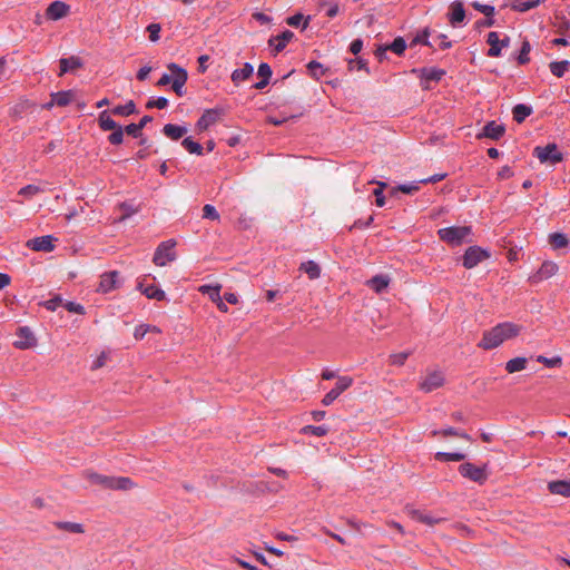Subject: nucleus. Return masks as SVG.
<instances>
[{"mask_svg":"<svg viewBox=\"0 0 570 570\" xmlns=\"http://www.w3.org/2000/svg\"><path fill=\"white\" fill-rule=\"evenodd\" d=\"M294 38V33L291 30H285L281 35L269 39L268 43L273 47L274 51L281 52L285 49L287 43Z\"/></svg>","mask_w":570,"mask_h":570,"instance_id":"nucleus-16","label":"nucleus"},{"mask_svg":"<svg viewBox=\"0 0 570 570\" xmlns=\"http://www.w3.org/2000/svg\"><path fill=\"white\" fill-rule=\"evenodd\" d=\"M438 234L442 240L458 246L468 240L472 230L470 226H451L439 229Z\"/></svg>","mask_w":570,"mask_h":570,"instance_id":"nucleus-3","label":"nucleus"},{"mask_svg":"<svg viewBox=\"0 0 570 570\" xmlns=\"http://www.w3.org/2000/svg\"><path fill=\"white\" fill-rule=\"evenodd\" d=\"M411 355V352L407 351V352H400V353H394L390 356V360H391V363L393 365H397V366H401L405 363V361L407 360V357Z\"/></svg>","mask_w":570,"mask_h":570,"instance_id":"nucleus-55","label":"nucleus"},{"mask_svg":"<svg viewBox=\"0 0 570 570\" xmlns=\"http://www.w3.org/2000/svg\"><path fill=\"white\" fill-rule=\"evenodd\" d=\"M465 19V10L461 1H454L451 4V11L449 13V20L452 26L461 24Z\"/></svg>","mask_w":570,"mask_h":570,"instance_id":"nucleus-17","label":"nucleus"},{"mask_svg":"<svg viewBox=\"0 0 570 570\" xmlns=\"http://www.w3.org/2000/svg\"><path fill=\"white\" fill-rule=\"evenodd\" d=\"M65 307L70 313L85 314V307L81 304L75 302H67Z\"/></svg>","mask_w":570,"mask_h":570,"instance_id":"nucleus-62","label":"nucleus"},{"mask_svg":"<svg viewBox=\"0 0 570 570\" xmlns=\"http://www.w3.org/2000/svg\"><path fill=\"white\" fill-rule=\"evenodd\" d=\"M352 384L353 379L351 376H338L335 386L324 395L322 404L324 406L331 405L343 392L350 389Z\"/></svg>","mask_w":570,"mask_h":570,"instance_id":"nucleus-5","label":"nucleus"},{"mask_svg":"<svg viewBox=\"0 0 570 570\" xmlns=\"http://www.w3.org/2000/svg\"><path fill=\"white\" fill-rule=\"evenodd\" d=\"M70 10V7L65 3L63 1H53L51 2L47 10H46V16L48 19L50 20H59L63 17L67 16V13L69 12Z\"/></svg>","mask_w":570,"mask_h":570,"instance_id":"nucleus-15","label":"nucleus"},{"mask_svg":"<svg viewBox=\"0 0 570 570\" xmlns=\"http://www.w3.org/2000/svg\"><path fill=\"white\" fill-rule=\"evenodd\" d=\"M422 183L420 181H412V183H405L401 184L396 187L397 190L404 193V194H414L420 189V185Z\"/></svg>","mask_w":570,"mask_h":570,"instance_id":"nucleus-51","label":"nucleus"},{"mask_svg":"<svg viewBox=\"0 0 570 570\" xmlns=\"http://www.w3.org/2000/svg\"><path fill=\"white\" fill-rule=\"evenodd\" d=\"M489 254L487 250L479 246L469 247L463 255V266L465 268H473L483 259L488 258Z\"/></svg>","mask_w":570,"mask_h":570,"instance_id":"nucleus-8","label":"nucleus"},{"mask_svg":"<svg viewBox=\"0 0 570 570\" xmlns=\"http://www.w3.org/2000/svg\"><path fill=\"white\" fill-rule=\"evenodd\" d=\"M459 471L462 476H464L471 481L478 482V483H483L488 479L485 465L476 466V465L468 462V463L461 464L459 468Z\"/></svg>","mask_w":570,"mask_h":570,"instance_id":"nucleus-7","label":"nucleus"},{"mask_svg":"<svg viewBox=\"0 0 570 570\" xmlns=\"http://www.w3.org/2000/svg\"><path fill=\"white\" fill-rule=\"evenodd\" d=\"M442 436H459L468 441L471 440L470 435L461 430L454 428H445L442 430Z\"/></svg>","mask_w":570,"mask_h":570,"instance_id":"nucleus-54","label":"nucleus"},{"mask_svg":"<svg viewBox=\"0 0 570 570\" xmlns=\"http://www.w3.org/2000/svg\"><path fill=\"white\" fill-rule=\"evenodd\" d=\"M72 99V92L71 91H59L52 95V104L63 107L70 104Z\"/></svg>","mask_w":570,"mask_h":570,"instance_id":"nucleus-40","label":"nucleus"},{"mask_svg":"<svg viewBox=\"0 0 570 570\" xmlns=\"http://www.w3.org/2000/svg\"><path fill=\"white\" fill-rule=\"evenodd\" d=\"M254 72V67L249 62H245L242 68L236 69L232 73V81L239 85L242 81L248 79Z\"/></svg>","mask_w":570,"mask_h":570,"instance_id":"nucleus-19","label":"nucleus"},{"mask_svg":"<svg viewBox=\"0 0 570 570\" xmlns=\"http://www.w3.org/2000/svg\"><path fill=\"white\" fill-rule=\"evenodd\" d=\"M472 7L483 13L487 17H492L494 14V7L490 4H483L478 1L472 3Z\"/></svg>","mask_w":570,"mask_h":570,"instance_id":"nucleus-58","label":"nucleus"},{"mask_svg":"<svg viewBox=\"0 0 570 570\" xmlns=\"http://www.w3.org/2000/svg\"><path fill=\"white\" fill-rule=\"evenodd\" d=\"M60 63V72L59 75L67 73L82 66V61L79 57L71 56L69 58H61L59 60Z\"/></svg>","mask_w":570,"mask_h":570,"instance_id":"nucleus-23","label":"nucleus"},{"mask_svg":"<svg viewBox=\"0 0 570 570\" xmlns=\"http://www.w3.org/2000/svg\"><path fill=\"white\" fill-rule=\"evenodd\" d=\"M168 106V99L165 97H153L150 98L147 104L146 108H158V109H165Z\"/></svg>","mask_w":570,"mask_h":570,"instance_id":"nucleus-48","label":"nucleus"},{"mask_svg":"<svg viewBox=\"0 0 570 570\" xmlns=\"http://www.w3.org/2000/svg\"><path fill=\"white\" fill-rule=\"evenodd\" d=\"M391 278L387 275H375L366 282V285L375 293H382L390 284Z\"/></svg>","mask_w":570,"mask_h":570,"instance_id":"nucleus-18","label":"nucleus"},{"mask_svg":"<svg viewBox=\"0 0 570 570\" xmlns=\"http://www.w3.org/2000/svg\"><path fill=\"white\" fill-rule=\"evenodd\" d=\"M328 432V428L325 425H306L302 429V433L304 434H313L315 436H324Z\"/></svg>","mask_w":570,"mask_h":570,"instance_id":"nucleus-46","label":"nucleus"},{"mask_svg":"<svg viewBox=\"0 0 570 570\" xmlns=\"http://www.w3.org/2000/svg\"><path fill=\"white\" fill-rule=\"evenodd\" d=\"M534 155L543 164H557L562 160V154L559 151L558 146L556 144H549L543 147H535Z\"/></svg>","mask_w":570,"mask_h":570,"instance_id":"nucleus-6","label":"nucleus"},{"mask_svg":"<svg viewBox=\"0 0 570 570\" xmlns=\"http://www.w3.org/2000/svg\"><path fill=\"white\" fill-rule=\"evenodd\" d=\"M170 75L164 73L157 81L158 86H167L171 83L173 90L181 97L184 95V86L188 79L187 71L178 65L171 62L167 66Z\"/></svg>","mask_w":570,"mask_h":570,"instance_id":"nucleus-2","label":"nucleus"},{"mask_svg":"<svg viewBox=\"0 0 570 570\" xmlns=\"http://www.w3.org/2000/svg\"><path fill=\"white\" fill-rule=\"evenodd\" d=\"M307 68H308L309 72L312 73V76H314L316 78H320V77L324 76V73H325L324 67L317 61L308 62Z\"/></svg>","mask_w":570,"mask_h":570,"instance_id":"nucleus-56","label":"nucleus"},{"mask_svg":"<svg viewBox=\"0 0 570 570\" xmlns=\"http://www.w3.org/2000/svg\"><path fill=\"white\" fill-rule=\"evenodd\" d=\"M542 0H511V9L519 12H525L538 7Z\"/></svg>","mask_w":570,"mask_h":570,"instance_id":"nucleus-28","label":"nucleus"},{"mask_svg":"<svg viewBox=\"0 0 570 570\" xmlns=\"http://www.w3.org/2000/svg\"><path fill=\"white\" fill-rule=\"evenodd\" d=\"M18 340L14 342V346L20 350H26L36 345L37 340L29 327H20L18 330Z\"/></svg>","mask_w":570,"mask_h":570,"instance_id":"nucleus-14","label":"nucleus"},{"mask_svg":"<svg viewBox=\"0 0 570 570\" xmlns=\"http://www.w3.org/2000/svg\"><path fill=\"white\" fill-rule=\"evenodd\" d=\"M257 75L262 78V80L256 82L254 85V88L264 89L269 83V79L272 77V68L269 67L268 63L262 62L258 66Z\"/></svg>","mask_w":570,"mask_h":570,"instance_id":"nucleus-21","label":"nucleus"},{"mask_svg":"<svg viewBox=\"0 0 570 570\" xmlns=\"http://www.w3.org/2000/svg\"><path fill=\"white\" fill-rule=\"evenodd\" d=\"M55 527L59 530L67 531L70 533H83L85 531L83 525L77 522L58 521L55 522Z\"/></svg>","mask_w":570,"mask_h":570,"instance_id":"nucleus-34","label":"nucleus"},{"mask_svg":"<svg viewBox=\"0 0 570 570\" xmlns=\"http://www.w3.org/2000/svg\"><path fill=\"white\" fill-rule=\"evenodd\" d=\"M420 77L428 81H439L445 75V71L439 68H422L419 70Z\"/></svg>","mask_w":570,"mask_h":570,"instance_id":"nucleus-27","label":"nucleus"},{"mask_svg":"<svg viewBox=\"0 0 570 570\" xmlns=\"http://www.w3.org/2000/svg\"><path fill=\"white\" fill-rule=\"evenodd\" d=\"M132 487V481L125 476H111V490H128Z\"/></svg>","mask_w":570,"mask_h":570,"instance_id":"nucleus-36","label":"nucleus"},{"mask_svg":"<svg viewBox=\"0 0 570 570\" xmlns=\"http://www.w3.org/2000/svg\"><path fill=\"white\" fill-rule=\"evenodd\" d=\"M377 184V188L374 189L373 194L375 196V203L379 207H383L385 205V197L383 194L386 184L383 181H375Z\"/></svg>","mask_w":570,"mask_h":570,"instance_id":"nucleus-47","label":"nucleus"},{"mask_svg":"<svg viewBox=\"0 0 570 570\" xmlns=\"http://www.w3.org/2000/svg\"><path fill=\"white\" fill-rule=\"evenodd\" d=\"M550 244L554 248H562L568 245V238L566 234L562 233H552L549 236Z\"/></svg>","mask_w":570,"mask_h":570,"instance_id":"nucleus-45","label":"nucleus"},{"mask_svg":"<svg viewBox=\"0 0 570 570\" xmlns=\"http://www.w3.org/2000/svg\"><path fill=\"white\" fill-rule=\"evenodd\" d=\"M181 145L189 153L194 155H202L203 154V147L199 142L194 141L191 138L187 137L183 140Z\"/></svg>","mask_w":570,"mask_h":570,"instance_id":"nucleus-43","label":"nucleus"},{"mask_svg":"<svg viewBox=\"0 0 570 570\" xmlns=\"http://www.w3.org/2000/svg\"><path fill=\"white\" fill-rule=\"evenodd\" d=\"M62 303V299L61 297L59 296H56L51 299H48L43 303V306L48 309V311H51V312H55Z\"/></svg>","mask_w":570,"mask_h":570,"instance_id":"nucleus-61","label":"nucleus"},{"mask_svg":"<svg viewBox=\"0 0 570 570\" xmlns=\"http://www.w3.org/2000/svg\"><path fill=\"white\" fill-rule=\"evenodd\" d=\"M139 287L141 292L150 299L163 301L166 297L165 292L155 285H147L145 287L140 285Z\"/></svg>","mask_w":570,"mask_h":570,"instance_id":"nucleus-32","label":"nucleus"},{"mask_svg":"<svg viewBox=\"0 0 570 570\" xmlns=\"http://www.w3.org/2000/svg\"><path fill=\"white\" fill-rule=\"evenodd\" d=\"M435 459L439 461L459 462L465 459V454L462 452H436Z\"/></svg>","mask_w":570,"mask_h":570,"instance_id":"nucleus-38","label":"nucleus"},{"mask_svg":"<svg viewBox=\"0 0 570 570\" xmlns=\"http://www.w3.org/2000/svg\"><path fill=\"white\" fill-rule=\"evenodd\" d=\"M108 140L112 145H120L124 141V128L119 126L114 129L112 132L108 136Z\"/></svg>","mask_w":570,"mask_h":570,"instance_id":"nucleus-52","label":"nucleus"},{"mask_svg":"<svg viewBox=\"0 0 570 570\" xmlns=\"http://www.w3.org/2000/svg\"><path fill=\"white\" fill-rule=\"evenodd\" d=\"M406 512L412 519L425 523L428 525H433L440 521V519H436L429 513L412 508H406Z\"/></svg>","mask_w":570,"mask_h":570,"instance_id":"nucleus-22","label":"nucleus"},{"mask_svg":"<svg viewBox=\"0 0 570 570\" xmlns=\"http://www.w3.org/2000/svg\"><path fill=\"white\" fill-rule=\"evenodd\" d=\"M537 361L539 363H542L544 364L547 367H557V366H560L561 363H562V360L560 356H554V357H546V356H542V355H539L537 357Z\"/></svg>","mask_w":570,"mask_h":570,"instance_id":"nucleus-50","label":"nucleus"},{"mask_svg":"<svg viewBox=\"0 0 570 570\" xmlns=\"http://www.w3.org/2000/svg\"><path fill=\"white\" fill-rule=\"evenodd\" d=\"M109 360V354L107 352H101L97 357L96 360H94L92 364H91V370H98L102 366H105L107 364Z\"/></svg>","mask_w":570,"mask_h":570,"instance_id":"nucleus-59","label":"nucleus"},{"mask_svg":"<svg viewBox=\"0 0 570 570\" xmlns=\"http://www.w3.org/2000/svg\"><path fill=\"white\" fill-rule=\"evenodd\" d=\"M43 189L40 188L39 186L37 185H27L22 188L19 189L18 194L20 196H22L23 198L26 199H31L33 198L36 195L42 193Z\"/></svg>","mask_w":570,"mask_h":570,"instance_id":"nucleus-42","label":"nucleus"},{"mask_svg":"<svg viewBox=\"0 0 570 570\" xmlns=\"http://www.w3.org/2000/svg\"><path fill=\"white\" fill-rule=\"evenodd\" d=\"M86 478L95 484H99L105 489H110L111 485V476L102 475L96 472H87Z\"/></svg>","mask_w":570,"mask_h":570,"instance_id":"nucleus-33","label":"nucleus"},{"mask_svg":"<svg viewBox=\"0 0 570 570\" xmlns=\"http://www.w3.org/2000/svg\"><path fill=\"white\" fill-rule=\"evenodd\" d=\"M161 27L159 23H150L147 27V31L149 32V39L153 42H156L159 40V33H160Z\"/></svg>","mask_w":570,"mask_h":570,"instance_id":"nucleus-60","label":"nucleus"},{"mask_svg":"<svg viewBox=\"0 0 570 570\" xmlns=\"http://www.w3.org/2000/svg\"><path fill=\"white\" fill-rule=\"evenodd\" d=\"M163 132L166 137L178 140L187 132V128L185 126L167 124L164 126Z\"/></svg>","mask_w":570,"mask_h":570,"instance_id":"nucleus-26","label":"nucleus"},{"mask_svg":"<svg viewBox=\"0 0 570 570\" xmlns=\"http://www.w3.org/2000/svg\"><path fill=\"white\" fill-rule=\"evenodd\" d=\"M389 50L393 51L397 56H402L406 49V42L404 38L396 37L391 45L386 46Z\"/></svg>","mask_w":570,"mask_h":570,"instance_id":"nucleus-44","label":"nucleus"},{"mask_svg":"<svg viewBox=\"0 0 570 570\" xmlns=\"http://www.w3.org/2000/svg\"><path fill=\"white\" fill-rule=\"evenodd\" d=\"M504 134V127L495 121H489L482 131V136L491 139H499Z\"/></svg>","mask_w":570,"mask_h":570,"instance_id":"nucleus-24","label":"nucleus"},{"mask_svg":"<svg viewBox=\"0 0 570 570\" xmlns=\"http://www.w3.org/2000/svg\"><path fill=\"white\" fill-rule=\"evenodd\" d=\"M548 489L553 494H559L562 497H570V481L568 480H559L549 482Z\"/></svg>","mask_w":570,"mask_h":570,"instance_id":"nucleus-20","label":"nucleus"},{"mask_svg":"<svg viewBox=\"0 0 570 570\" xmlns=\"http://www.w3.org/2000/svg\"><path fill=\"white\" fill-rule=\"evenodd\" d=\"M220 285H202L199 287V292L202 294H207L209 298L215 303L220 298Z\"/></svg>","mask_w":570,"mask_h":570,"instance_id":"nucleus-37","label":"nucleus"},{"mask_svg":"<svg viewBox=\"0 0 570 570\" xmlns=\"http://www.w3.org/2000/svg\"><path fill=\"white\" fill-rule=\"evenodd\" d=\"M98 122L99 127L104 131L114 130L119 127V125L110 117V114L107 110H104L99 114Z\"/></svg>","mask_w":570,"mask_h":570,"instance_id":"nucleus-29","label":"nucleus"},{"mask_svg":"<svg viewBox=\"0 0 570 570\" xmlns=\"http://www.w3.org/2000/svg\"><path fill=\"white\" fill-rule=\"evenodd\" d=\"M55 242L57 238L51 235L39 236L31 238L27 242V246L36 252L49 253L55 248Z\"/></svg>","mask_w":570,"mask_h":570,"instance_id":"nucleus-12","label":"nucleus"},{"mask_svg":"<svg viewBox=\"0 0 570 570\" xmlns=\"http://www.w3.org/2000/svg\"><path fill=\"white\" fill-rule=\"evenodd\" d=\"M570 62L568 60L553 61L550 63V71L553 76L561 78L568 70Z\"/></svg>","mask_w":570,"mask_h":570,"instance_id":"nucleus-39","label":"nucleus"},{"mask_svg":"<svg viewBox=\"0 0 570 570\" xmlns=\"http://www.w3.org/2000/svg\"><path fill=\"white\" fill-rule=\"evenodd\" d=\"M150 325L140 324L135 328L134 336L136 340H142L145 335L149 332Z\"/></svg>","mask_w":570,"mask_h":570,"instance_id":"nucleus-63","label":"nucleus"},{"mask_svg":"<svg viewBox=\"0 0 570 570\" xmlns=\"http://www.w3.org/2000/svg\"><path fill=\"white\" fill-rule=\"evenodd\" d=\"M299 269L306 273L311 279H316L321 276V268L314 261L302 263Z\"/></svg>","mask_w":570,"mask_h":570,"instance_id":"nucleus-31","label":"nucleus"},{"mask_svg":"<svg viewBox=\"0 0 570 570\" xmlns=\"http://www.w3.org/2000/svg\"><path fill=\"white\" fill-rule=\"evenodd\" d=\"M521 332V326L512 322L499 323L494 327L483 333L482 340L478 346L483 350H493L499 347L505 341L517 337Z\"/></svg>","mask_w":570,"mask_h":570,"instance_id":"nucleus-1","label":"nucleus"},{"mask_svg":"<svg viewBox=\"0 0 570 570\" xmlns=\"http://www.w3.org/2000/svg\"><path fill=\"white\" fill-rule=\"evenodd\" d=\"M487 42L490 45V49L488 51V56L495 58L501 56V51L503 48L509 47L510 38L505 36L503 39H500L499 33L495 31H491L488 35Z\"/></svg>","mask_w":570,"mask_h":570,"instance_id":"nucleus-9","label":"nucleus"},{"mask_svg":"<svg viewBox=\"0 0 570 570\" xmlns=\"http://www.w3.org/2000/svg\"><path fill=\"white\" fill-rule=\"evenodd\" d=\"M512 114H513V119L518 124H521L522 121H524V119L527 117H529L532 114V108L524 104H518L513 107Z\"/></svg>","mask_w":570,"mask_h":570,"instance_id":"nucleus-30","label":"nucleus"},{"mask_svg":"<svg viewBox=\"0 0 570 570\" xmlns=\"http://www.w3.org/2000/svg\"><path fill=\"white\" fill-rule=\"evenodd\" d=\"M203 217L212 220H219V214L213 205H205L203 208Z\"/></svg>","mask_w":570,"mask_h":570,"instance_id":"nucleus-57","label":"nucleus"},{"mask_svg":"<svg viewBox=\"0 0 570 570\" xmlns=\"http://www.w3.org/2000/svg\"><path fill=\"white\" fill-rule=\"evenodd\" d=\"M528 360L525 357H514L505 363V370L512 374L525 368Z\"/></svg>","mask_w":570,"mask_h":570,"instance_id":"nucleus-35","label":"nucleus"},{"mask_svg":"<svg viewBox=\"0 0 570 570\" xmlns=\"http://www.w3.org/2000/svg\"><path fill=\"white\" fill-rule=\"evenodd\" d=\"M111 112L117 116H129L136 112V106L134 101H128L126 105L116 106Z\"/></svg>","mask_w":570,"mask_h":570,"instance_id":"nucleus-41","label":"nucleus"},{"mask_svg":"<svg viewBox=\"0 0 570 570\" xmlns=\"http://www.w3.org/2000/svg\"><path fill=\"white\" fill-rule=\"evenodd\" d=\"M119 285V273L117 271L104 273L100 277L98 291L101 293H109L117 288Z\"/></svg>","mask_w":570,"mask_h":570,"instance_id":"nucleus-13","label":"nucleus"},{"mask_svg":"<svg viewBox=\"0 0 570 570\" xmlns=\"http://www.w3.org/2000/svg\"><path fill=\"white\" fill-rule=\"evenodd\" d=\"M218 119V112L214 109L206 110L197 121V127L200 130H206L214 125Z\"/></svg>","mask_w":570,"mask_h":570,"instance_id":"nucleus-25","label":"nucleus"},{"mask_svg":"<svg viewBox=\"0 0 570 570\" xmlns=\"http://www.w3.org/2000/svg\"><path fill=\"white\" fill-rule=\"evenodd\" d=\"M124 131H126L128 135L137 138L140 136L141 129L139 128L138 124H129L124 128Z\"/></svg>","mask_w":570,"mask_h":570,"instance_id":"nucleus-64","label":"nucleus"},{"mask_svg":"<svg viewBox=\"0 0 570 570\" xmlns=\"http://www.w3.org/2000/svg\"><path fill=\"white\" fill-rule=\"evenodd\" d=\"M530 50H531L530 42L523 41L520 52H519V56H518V62L520 65H525L530 61V57H529Z\"/></svg>","mask_w":570,"mask_h":570,"instance_id":"nucleus-49","label":"nucleus"},{"mask_svg":"<svg viewBox=\"0 0 570 570\" xmlns=\"http://www.w3.org/2000/svg\"><path fill=\"white\" fill-rule=\"evenodd\" d=\"M557 272L558 265L551 261H546L542 263V265L535 273L529 276V282L531 284H538L544 279L552 277L553 275L557 274Z\"/></svg>","mask_w":570,"mask_h":570,"instance_id":"nucleus-11","label":"nucleus"},{"mask_svg":"<svg viewBox=\"0 0 570 570\" xmlns=\"http://www.w3.org/2000/svg\"><path fill=\"white\" fill-rule=\"evenodd\" d=\"M429 37H430V30H429V28H425L415 36V38L413 39L411 45L421 43L424 46H431V42L429 41Z\"/></svg>","mask_w":570,"mask_h":570,"instance_id":"nucleus-53","label":"nucleus"},{"mask_svg":"<svg viewBox=\"0 0 570 570\" xmlns=\"http://www.w3.org/2000/svg\"><path fill=\"white\" fill-rule=\"evenodd\" d=\"M175 246L176 242L174 239L160 243L155 250L154 263L157 266H166L174 262L176 259Z\"/></svg>","mask_w":570,"mask_h":570,"instance_id":"nucleus-4","label":"nucleus"},{"mask_svg":"<svg viewBox=\"0 0 570 570\" xmlns=\"http://www.w3.org/2000/svg\"><path fill=\"white\" fill-rule=\"evenodd\" d=\"M444 383V375L441 371H432L421 379L420 389L426 393L441 387Z\"/></svg>","mask_w":570,"mask_h":570,"instance_id":"nucleus-10","label":"nucleus"}]
</instances>
